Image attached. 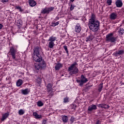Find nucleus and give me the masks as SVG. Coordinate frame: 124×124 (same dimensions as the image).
Wrapping results in <instances>:
<instances>
[{
  "mask_svg": "<svg viewBox=\"0 0 124 124\" xmlns=\"http://www.w3.org/2000/svg\"><path fill=\"white\" fill-rule=\"evenodd\" d=\"M75 108H76V106H75Z\"/></svg>",
  "mask_w": 124,
  "mask_h": 124,
  "instance_id": "nucleus-47",
  "label": "nucleus"
},
{
  "mask_svg": "<svg viewBox=\"0 0 124 124\" xmlns=\"http://www.w3.org/2000/svg\"><path fill=\"white\" fill-rule=\"evenodd\" d=\"M88 79L87 78H85V76L84 75H82L81 76V79H77L76 81L77 83H78L79 86L80 87H82L85 83H87L88 82Z\"/></svg>",
  "mask_w": 124,
  "mask_h": 124,
  "instance_id": "nucleus-5",
  "label": "nucleus"
},
{
  "mask_svg": "<svg viewBox=\"0 0 124 124\" xmlns=\"http://www.w3.org/2000/svg\"><path fill=\"white\" fill-rule=\"evenodd\" d=\"M60 24V21H57V22H52L51 23V27H56V26H58Z\"/></svg>",
  "mask_w": 124,
  "mask_h": 124,
  "instance_id": "nucleus-29",
  "label": "nucleus"
},
{
  "mask_svg": "<svg viewBox=\"0 0 124 124\" xmlns=\"http://www.w3.org/2000/svg\"><path fill=\"white\" fill-rule=\"evenodd\" d=\"M37 105L39 107H41L42 106H43V103L41 101H39L37 102Z\"/></svg>",
  "mask_w": 124,
  "mask_h": 124,
  "instance_id": "nucleus-36",
  "label": "nucleus"
},
{
  "mask_svg": "<svg viewBox=\"0 0 124 124\" xmlns=\"http://www.w3.org/2000/svg\"><path fill=\"white\" fill-rule=\"evenodd\" d=\"M16 9H18L20 11V12H23V9H22V8H21V7L16 6Z\"/></svg>",
  "mask_w": 124,
  "mask_h": 124,
  "instance_id": "nucleus-37",
  "label": "nucleus"
},
{
  "mask_svg": "<svg viewBox=\"0 0 124 124\" xmlns=\"http://www.w3.org/2000/svg\"><path fill=\"white\" fill-rule=\"evenodd\" d=\"M99 107V108H104V109H108L109 108V106L108 105H106V104H99L97 105Z\"/></svg>",
  "mask_w": 124,
  "mask_h": 124,
  "instance_id": "nucleus-14",
  "label": "nucleus"
},
{
  "mask_svg": "<svg viewBox=\"0 0 124 124\" xmlns=\"http://www.w3.org/2000/svg\"><path fill=\"white\" fill-rule=\"evenodd\" d=\"M33 59L36 62H40L42 61L41 55H33Z\"/></svg>",
  "mask_w": 124,
  "mask_h": 124,
  "instance_id": "nucleus-8",
  "label": "nucleus"
},
{
  "mask_svg": "<svg viewBox=\"0 0 124 124\" xmlns=\"http://www.w3.org/2000/svg\"><path fill=\"white\" fill-rule=\"evenodd\" d=\"M74 7H75V6H73V5L71 4V7H70V10L71 11H72V10H73V9H74Z\"/></svg>",
  "mask_w": 124,
  "mask_h": 124,
  "instance_id": "nucleus-40",
  "label": "nucleus"
},
{
  "mask_svg": "<svg viewBox=\"0 0 124 124\" xmlns=\"http://www.w3.org/2000/svg\"><path fill=\"white\" fill-rule=\"evenodd\" d=\"M61 67H62V64L61 63H58L55 66V70H59Z\"/></svg>",
  "mask_w": 124,
  "mask_h": 124,
  "instance_id": "nucleus-23",
  "label": "nucleus"
},
{
  "mask_svg": "<svg viewBox=\"0 0 124 124\" xmlns=\"http://www.w3.org/2000/svg\"><path fill=\"white\" fill-rule=\"evenodd\" d=\"M70 1H71L72 2H73V1H74L75 0H70Z\"/></svg>",
  "mask_w": 124,
  "mask_h": 124,
  "instance_id": "nucleus-44",
  "label": "nucleus"
},
{
  "mask_svg": "<svg viewBox=\"0 0 124 124\" xmlns=\"http://www.w3.org/2000/svg\"><path fill=\"white\" fill-rule=\"evenodd\" d=\"M124 50H118L113 53V56L115 57H119V56H122L124 55Z\"/></svg>",
  "mask_w": 124,
  "mask_h": 124,
  "instance_id": "nucleus-10",
  "label": "nucleus"
},
{
  "mask_svg": "<svg viewBox=\"0 0 124 124\" xmlns=\"http://www.w3.org/2000/svg\"><path fill=\"white\" fill-rule=\"evenodd\" d=\"M33 116L35 117V118L37 119V120L42 118V115H41V114H38L37 112H33Z\"/></svg>",
  "mask_w": 124,
  "mask_h": 124,
  "instance_id": "nucleus-18",
  "label": "nucleus"
},
{
  "mask_svg": "<svg viewBox=\"0 0 124 124\" xmlns=\"http://www.w3.org/2000/svg\"><path fill=\"white\" fill-rule=\"evenodd\" d=\"M124 30L123 28H120L118 31L119 33H120V35H123L124 33Z\"/></svg>",
  "mask_w": 124,
  "mask_h": 124,
  "instance_id": "nucleus-30",
  "label": "nucleus"
},
{
  "mask_svg": "<svg viewBox=\"0 0 124 124\" xmlns=\"http://www.w3.org/2000/svg\"><path fill=\"white\" fill-rule=\"evenodd\" d=\"M101 120H97L94 124H101Z\"/></svg>",
  "mask_w": 124,
  "mask_h": 124,
  "instance_id": "nucleus-39",
  "label": "nucleus"
},
{
  "mask_svg": "<svg viewBox=\"0 0 124 124\" xmlns=\"http://www.w3.org/2000/svg\"><path fill=\"white\" fill-rule=\"evenodd\" d=\"M114 34L112 33H108L106 35V41L111 42V43H115L117 41V38L113 36Z\"/></svg>",
  "mask_w": 124,
  "mask_h": 124,
  "instance_id": "nucleus-4",
  "label": "nucleus"
},
{
  "mask_svg": "<svg viewBox=\"0 0 124 124\" xmlns=\"http://www.w3.org/2000/svg\"><path fill=\"white\" fill-rule=\"evenodd\" d=\"M100 23L98 20H93L92 19L91 21H89L88 26L89 29L92 31H97L99 30V24Z\"/></svg>",
  "mask_w": 124,
  "mask_h": 124,
  "instance_id": "nucleus-1",
  "label": "nucleus"
},
{
  "mask_svg": "<svg viewBox=\"0 0 124 124\" xmlns=\"http://www.w3.org/2000/svg\"><path fill=\"white\" fill-rule=\"evenodd\" d=\"M3 28V25L1 24H0V30H1Z\"/></svg>",
  "mask_w": 124,
  "mask_h": 124,
  "instance_id": "nucleus-43",
  "label": "nucleus"
},
{
  "mask_svg": "<svg viewBox=\"0 0 124 124\" xmlns=\"http://www.w3.org/2000/svg\"><path fill=\"white\" fill-rule=\"evenodd\" d=\"M94 38V36H93V34H90V35L87 37L86 41V42H91Z\"/></svg>",
  "mask_w": 124,
  "mask_h": 124,
  "instance_id": "nucleus-12",
  "label": "nucleus"
},
{
  "mask_svg": "<svg viewBox=\"0 0 124 124\" xmlns=\"http://www.w3.org/2000/svg\"><path fill=\"white\" fill-rule=\"evenodd\" d=\"M57 19H58V20H59V17H57Z\"/></svg>",
  "mask_w": 124,
  "mask_h": 124,
  "instance_id": "nucleus-45",
  "label": "nucleus"
},
{
  "mask_svg": "<svg viewBox=\"0 0 124 124\" xmlns=\"http://www.w3.org/2000/svg\"><path fill=\"white\" fill-rule=\"evenodd\" d=\"M23 84V80L22 79H18L16 82L17 87H20Z\"/></svg>",
  "mask_w": 124,
  "mask_h": 124,
  "instance_id": "nucleus-27",
  "label": "nucleus"
},
{
  "mask_svg": "<svg viewBox=\"0 0 124 124\" xmlns=\"http://www.w3.org/2000/svg\"><path fill=\"white\" fill-rule=\"evenodd\" d=\"M116 7H122L123 6V1L122 0H117L115 2Z\"/></svg>",
  "mask_w": 124,
  "mask_h": 124,
  "instance_id": "nucleus-15",
  "label": "nucleus"
},
{
  "mask_svg": "<svg viewBox=\"0 0 124 124\" xmlns=\"http://www.w3.org/2000/svg\"><path fill=\"white\" fill-rule=\"evenodd\" d=\"M47 87V92L48 93H50V92H52V87H53V85H52V84L51 83H48L47 84V85L46 86Z\"/></svg>",
  "mask_w": 124,
  "mask_h": 124,
  "instance_id": "nucleus-19",
  "label": "nucleus"
},
{
  "mask_svg": "<svg viewBox=\"0 0 124 124\" xmlns=\"http://www.w3.org/2000/svg\"><path fill=\"white\" fill-rule=\"evenodd\" d=\"M9 116V113H5L2 116V118L1 119V121L2 122H3L5 120H6L7 118H8V116Z\"/></svg>",
  "mask_w": 124,
  "mask_h": 124,
  "instance_id": "nucleus-20",
  "label": "nucleus"
},
{
  "mask_svg": "<svg viewBox=\"0 0 124 124\" xmlns=\"http://www.w3.org/2000/svg\"><path fill=\"white\" fill-rule=\"evenodd\" d=\"M10 53L13 60H15V61H17V59H16V53H17V50H16V49L14 48V47H10Z\"/></svg>",
  "mask_w": 124,
  "mask_h": 124,
  "instance_id": "nucleus-7",
  "label": "nucleus"
},
{
  "mask_svg": "<svg viewBox=\"0 0 124 124\" xmlns=\"http://www.w3.org/2000/svg\"><path fill=\"white\" fill-rule=\"evenodd\" d=\"M29 93H30V90L29 89V88L21 90V93L24 95H27V94H29Z\"/></svg>",
  "mask_w": 124,
  "mask_h": 124,
  "instance_id": "nucleus-17",
  "label": "nucleus"
},
{
  "mask_svg": "<svg viewBox=\"0 0 124 124\" xmlns=\"http://www.w3.org/2000/svg\"><path fill=\"white\" fill-rule=\"evenodd\" d=\"M40 66L41 67V69H44L45 67H46V63H45V62H42L40 64Z\"/></svg>",
  "mask_w": 124,
  "mask_h": 124,
  "instance_id": "nucleus-28",
  "label": "nucleus"
},
{
  "mask_svg": "<svg viewBox=\"0 0 124 124\" xmlns=\"http://www.w3.org/2000/svg\"><path fill=\"white\" fill-rule=\"evenodd\" d=\"M109 18L110 20H116L118 18V14L115 12L112 13L109 16Z\"/></svg>",
  "mask_w": 124,
  "mask_h": 124,
  "instance_id": "nucleus-11",
  "label": "nucleus"
},
{
  "mask_svg": "<svg viewBox=\"0 0 124 124\" xmlns=\"http://www.w3.org/2000/svg\"><path fill=\"white\" fill-rule=\"evenodd\" d=\"M92 20H93V21H97V20L95 19V16L93 14H92L91 18L89 19V21Z\"/></svg>",
  "mask_w": 124,
  "mask_h": 124,
  "instance_id": "nucleus-31",
  "label": "nucleus"
},
{
  "mask_svg": "<svg viewBox=\"0 0 124 124\" xmlns=\"http://www.w3.org/2000/svg\"><path fill=\"white\" fill-rule=\"evenodd\" d=\"M75 31L76 32L79 33L80 31H81V26L80 25V24L78 23L77 24V25L75 27Z\"/></svg>",
  "mask_w": 124,
  "mask_h": 124,
  "instance_id": "nucleus-16",
  "label": "nucleus"
},
{
  "mask_svg": "<svg viewBox=\"0 0 124 124\" xmlns=\"http://www.w3.org/2000/svg\"><path fill=\"white\" fill-rule=\"evenodd\" d=\"M78 65V64L76 62H74L73 64L71 65L70 67H68V70L70 71V74L72 76L74 74H77L79 72V70L78 68L76 67Z\"/></svg>",
  "mask_w": 124,
  "mask_h": 124,
  "instance_id": "nucleus-2",
  "label": "nucleus"
},
{
  "mask_svg": "<svg viewBox=\"0 0 124 124\" xmlns=\"http://www.w3.org/2000/svg\"><path fill=\"white\" fill-rule=\"evenodd\" d=\"M62 0V1H63V0Z\"/></svg>",
  "mask_w": 124,
  "mask_h": 124,
  "instance_id": "nucleus-46",
  "label": "nucleus"
},
{
  "mask_svg": "<svg viewBox=\"0 0 124 124\" xmlns=\"http://www.w3.org/2000/svg\"><path fill=\"white\" fill-rule=\"evenodd\" d=\"M69 101V98L67 97H66L65 98H64L63 99V103H67V102H68Z\"/></svg>",
  "mask_w": 124,
  "mask_h": 124,
  "instance_id": "nucleus-35",
  "label": "nucleus"
},
{
  "mask_svg": "<svg viewBox=\"0 0 124 124\" xmlns=\"http://www.w3.org/2000/svg\"><path fill=\"white\" fill-rule=\"evenodd\" d=\"M96 109H97L96 105L92 104L89 106L88 110L91 112V111H93V110H96Z\"/></svg>",
  "mask_w": 124,
  "mask_h": 124,
  "instance_id": "nucleus-13",
  "label": "nucleus"
},
{
  "mask_svg": "<svg viewBox=\"0 0 124 124\" xmlns=\"http://www.w3.org/2000/svg\"><path fill=\"white\" fill-rule=\"evenodd\" d=\"M41 53V48L36 46L34 49V51L33 52V55H40V53Z\"/></svg>",
  "mask_w": 124,
  "mask_h": 124,
  "instance_id": "nucleus-9",
  "label": "nucleus"
},
{
  "mask_svg": "<svg viewBox=\"0 0 124 124\" xmlns=\"http://www.w3.org/2000/svg\"><path fill=\"white\" fill-rule=\"evenodd\" d=\"M75 121V118H74V117L73 116H72L70 119V124H72L73 123H74Z\"/></svg>",
  "mask_w": 124,
  "mask_h": 124,
  "instance_id": "nucleus-33",
  "label": "nucleus"
},
{
  "mask_svg": "<svg viewBox=\"0 0 124 124\" xmlns=\"http://www.w3.org/2000/svg\"><path fill=\"white\" fill-rule=\"evenodd\" d=\"M107 2L108 5L110 6L112 4V0H107Z\"/></svg>",
  "mask_w": 124,
  "mask_h": 124,
  "instance_id": "nucleus-38",
  "label": "nucleus"
},
{
  "mask_svg": "<svg viewBox=\"0 0 124 124\" xmlns=\"http://www.w3.org/2000/svg\"><path fill=\"white\" fill-rule=\"evenodd\" d=\"M18 114L20 115H24V114H25V111L24 110L21 109L18 111Z\"/></svg>",
  "mask_w": 124,
  "mask_h": 124,
  "instance_id": "nucleus-34",
  "label": "nucleus"
},
{
  "mask_svg": "<svg viewBox=\"0 0 124 124\" xmlns=\"http://www.w3.org/2000/svg\"><path fill=\"white\" fill-rule=\"evenodd\" d=\"M34 68L35 69H36L37 70H39L40 69V63H35L34 64Z\"/></svg>",
  "mask_w": 124,
  "mask_h": 124,
  "instance_id": "nucleus-25",
  "label": "nucleus"
},
{
  "mask_svg": "<svg viewBox=\"0 0 124 124\" xmlns=\"http://www.w3.org/2000/svg\"><path fill=\"white\" fill-rule=\"evenodd\" d=\"M57 40V37L54 36H51L49 37L48 41L49 42L48 47L50 49L54 48L55 46V41Z\"/></svg>",
  "mask_w": 124,
  "mask_h": 124,
  "instance_id": "nucleus-3",
  "label": "nucleus"
},
{
  "mask_svg": "<svg viewBox=\"0 0 124 124\" xmlns=\"http://www.w3.org/2000/svg\"><path fill=\"white\" fill-rule=\"evenodd\" d=\"M1 2H3V3H4L5 2H8V0H1Z\"/></svg>",
  "mask_w": 124,
  "mask_h": 124,
  "instance_id": "nucleus-41",
  "label": "nucleus"
},
{
  "mask_svg": "<svg viewBox=\"0 0 124 124\" xmlns=\"http://www.w3.org/2000/svg\"><path fill=\"white\" fill-rule=\"evenodd\" d=\"M16 26L19 29L22 27V20L21 19L17 20Z\"/></svg>",
  "mask_w": 124,
  "mask_h": 124,
  "instance_id": "nucleus-26",
  "label": "nucleus"
},
{
  "mask_svg": "<svg viewBox=\"0 0 124 124\" xmlns=\"http://www.w3.org/2000/svg\"><path fill=\"white\" fill-rule=\"evenodd\" d=\"M55 7H45L43 9L41 13L42 14H49L52 11H54Z\"/></svg>",
  "mask_w": 124,
  "mask_h": 124,
  "instance_id": "nucleus-6",
  "label": "nucleus"
},
{
  "mask_svg": "<svg viewBox=\"0 0 124 124\" xmlns=\"http://www.w3.org/2000/svg\"><path fill=\"white\" fill-rule=\"evenodd\" d=\"M29 3L30 6H31L32 7H33V6H35V5H36V2L33 0H29Z\"/></svg>",
  "mask_w": 124,
  "mask_h": 124,
  "instance_id": "nucleus-21",
  "label": "nucleus"
},
{
  "mask_svg": "<svg viewBox=\"0 0 124 124\" xmlns=\"http://www.w3.org/2000/svg\"><path fill=\"white\" fill-rule=\"evenodd\" d=\"M102 89H103V82H101L98 86V92L100 93L102 91Z\"/></svg>",
  "mask_w": 124,
  "mask_h": 124,
  "instance_id": "nucleus-24",
  "label": "nucleus"
},
{
  "mask_svg": "<svg viewBox=\"0 0 124 124\" xmlns=\"http://www.w3.org/2000/svg\"><path fill=\"white\" fill-rule=\"evenodd\" d=\"M63 48H64L66 54H67V56H69V53L68 52V49H67V46H64Z\"/></svg>",
  "mask_w": 124,
  "mask_h": 124,
  "instance_id": "nucleus-32",
  "label": "nucleus"
},
{
  "mask_svg": "<svg viewBox=\"0 0 124 124\" xmlns=\"http://www.w3.org/2000/svg\"><path fill=\"white\" fill-rule=\"evenodd\" d=\"M62 122L63 123H67L68 122V117L66 115H62Z\"/></svg>",
  "mask_w": 124,
  "mask_h": 124,
  "instance_id": "nucleus-22",
  "label": "nucleus"
},
{
  "mask_svg": "<svg viewBox=\"0 0 124 124\" xmlns=\"http://www.w3.org/2000/svg\"><path fill=\"white\" fill-rule=\"evenodd\" d=\"M47 124V120H43V124Z\"/></svg>",
  "mask_w": 124,
  "mask_h": 124,
  "instance_id": "nucleus-42",
  "label": "nucleus"
}]
</instances>
